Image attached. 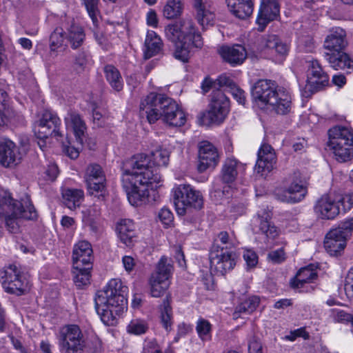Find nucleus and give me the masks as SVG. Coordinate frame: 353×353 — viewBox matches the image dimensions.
<instances>
[{"label": "nucleus", "mask_w": 353, "mask_h": 353, "mask_svg": "<svg viewBox=\"0 0 353 353\" xmlns=\"http://www.w3.org/2000/svg\"><path fill=\"white\" fill-rule=\"evenodd\" d=\"M140 112L150 123L161 119L170 126L181 127L186 122L185 114L176 101L163 94L150 93L141 101Z\"/></svg>", "instance_id": "nucleus-3"}, {"label": "nucleus", "mask_w": 353, "mask_h": 353, "mask_svg": "<svg viewBox=\"0 0 353 353\" xmlns=\"http://www.w3.org/2000/svg\"><path fill=\"white\" fill-rule=\"evenodd\" d=\"M103 72L111 88L117 92L121 91L123 87V80L119 70L110 64L104 67Z\"/></svg>", "instance_id": "nucleus-37"}, {"label": "nucleus", "mask_w": 353, "mask_h": 353, "mask_svg": "<svg viewBox=\"0 0 353 353\" xmlns=\"http://www.w3.org/2000/svg\"><path fill=\"white\" fill-rule=\"evenodd\" d=\"M89 61V54L86 51H81L75 57L74 65L78 72H82Z\"/></svg>", "instance_id": "nucleus-53"}, {"label": "nucleus", "mask_w": 353, "mask_h": 353, "mask_svg": "<svg viewBox=\"0 0 353 353\" xmlns=\"http://www.w3.org/2000/svg\"><path fill=\"white\" fill-rule=\"evenodd\" d=\"M85 37L83 28L78 25L72 24L68 30L67 39L74 49L82 45Z\"/></svg>", "instance_id": "nucleus-42"}, {"label": "nucleus", "mask_w": 353, "mask_h": 353, "mask_svg": "<svg viewBox=\"0 0 353 353\" xmlns=\"http://www.w3.org/2000/svg\"><path fill=\"white\" fill-rule=\"evenodd\" d=\"M209 106L219 109L223 112H229L230 101L222 90L217 89L212 93V99Z\"/></svg>", "instance_id": "nucleus-43"}, {"label": "nucleus", "mask_w": 353, "mask_h": 353, "mask_svg": "<svg viewBox=\"0 0 353 353\" xmlns=\"http://www.w3.org/2000/svg\"><path fill=\"white\" fill-rule=\"evenodd\" d=\"M230 92H231L233 97L237 101V102L243 105H245V96L244 91L239 88L236 85L233 87L230 90H229Z\"/></svg>", "instance_id": "nucleus-63"}, {"label": "nucleus", "mask_w": 353, "mask_h": 353, "mask_svg": "<svg viewBox=\"0 0 353 353\" xmlns=\"http://www.w3.org/2000/svg\"><path fill=\"white\" fill-rule=\"evenodd\" d=\"M50 49L52 51L56 50L63 45V31L61 28H57L51 34L50 37Z\"/></svg>", "instance_id": "nucleus-51"}, {"label": "nucleus", "mask_w": 353, "mask_h": 353, "mask_svg": "<svg viewBox=\"0 0 353 353\" xmlns=\"http://www.w3.org/2000/svg\"><path fill=\"white\" fill-rule=\"evenodd\" d=\"M344 290L347 296H353V267L349 270L345 278Z\"/></svg>", "instance_id": "nucleus-64"}, {"label": "nucleus", "mask_w": 353, "mask_h": 353, "mask_svg": "<svg viewBox=\"0 0 353 353\" xmlns=\"http://www.w3.org/2000/svg\"><path fill=\"white\" fill-rule=\"evenodd\" d=\"M67 128H70L75 137V142L81 145L86 137L87 126L81 115L73 110L68 111L65 117Z\"/></svg>", "instance_id": "nucleus-25"}, {"label": "nucleus", "mask_w": 353, "mask_h": 353, "mask_svg": "<svg viewBox=\"0 0 353 353\" xmlns=\"http://www.w3.org/2000/svg\"><path fill=\"white\" fill-rule=\"evenodd\" d=\"M10 98L6 90L0 88V130L10 123H14L19 117L10 105Z\"/></svg>", "instance_id": "nucleus-29"}, {"label": "nucleus", "mask_w": 353, "mask_h": 353, "mask_svg": "<svg viewBox=\"0 0 353 353\" xmlns=\"http://www.w3.org/2000/svg\"><path fill=\"white\" fill-rule=\"evenodd\" d=\"M265 53L272 55L276 61H282L288 55L290 48L276 35H269L263 39Z\"/></svg>", "instance_id": "nucleus-23"}, {"label": "nucleus", "mask_w": 353, "mask_h": 353, "mask_svg": "<svg viewBox=\"0 0 353 353\" xmlns=\"http://www.w3.org/2000/svg\"><path fill=\"white\" fill-rule=\"evenodd\" d=\"M228 112H223L219 109L209 106V110L203 115V123L205 125L220 124L225 119Z\"/></svg>", "instance_id": "nucleus-45"}, {"label": "nucleus", "mask_w": 353, "mask_h": 353, "mask_svg": "<svg viewBox=\"0 0 353 353\" xmlns=\"http://www.w3.org/2000/svg\"><path fill=\"white\" fill-rule=\"evenodd\" d=\"M92 248L87 241H81L76 243L72 252L73 265H92L93 256Z\"/></svg>", "instance_id": "nucleus-28"}, {"label": "nucleus", "mask_w": 353, "mask_h": 353, "mask_svg": "<svg viewBox=\"0 0 353 353\" xmlns=\"http://www.w3.org/2000/svg\"><path fill=\"white\" fill-rule=\"evenodd\" d=\"M0 282L4 290L21 295L29 290V282L15 265H10L0 271Z\"/></svg>", "instance_id": "nucleus-9"}, {"label": "nucleus", "mask_w": 353, "mask_h": 353, "mask_svg": "<svg viewBox=\"0 0 353 353\" xmlns=\"http://www.w3.org/2000/svg\"><path fill=\"white\" fill-rule=\"evenodd\" d=\"M343 207V210L347 212L353 208V192L346 194L338 200Z\"/></svg>", "instance_id": "nucleus-61"}, {"label": "nucleus", "mask_w": 353, "mask_h": 353, "mask_svg": "<svg viewBox=\"0 0 353 353\" xmlns=\"http://www.w3.org/2000/svg\"><path fill=\"white\" fill-rule=\"evenodd\" d=\"M92 268V265H79L77 267L76 265H73V279L78 288H82L90 283Z\"/></svg>", "instance_id": "nucleus-39"}, {"label": "nucleus", "mask_w": 353, "mask_h": 353, "mask_svg": "<svg viewBox=\"0 0 353 353\" xmlns=\"http://www.w3.org/2000/svg\"><path fill=\"white\" fill-rule=\"evenodd\" d=\"M278 0H262L256 22L265 27L270 21L276 19L279 14Z\"/></svg>", "instance_id": "nucleus-30"}, {"label": "nucleus", "mask_w": 353, "mask_h": 353, "mask_svg": "<svg viewBox=\"0 0 353 353\" xmlns=\"http://www.w3.org/2000/svg\"><path fill=\"white\" fill-rule=\"evenodd\" d=\"M252 96L256 101L271 105L279 114H286L291 110L290 93L283 88H277L270 80L258 81L252 88Z\"/></svg>", "instance_id": "nucleus-6"}, {"label": "nucleus", "mask_w": 353, "mask_h": 353, "mask_svg": "<svg viewBox=\"0 0 353 353\" xmlns=\"http://www.w3.org/2000/svg\"><path fill=\"white\" fill-rule=\"evenodd\" d=\"M23 154L14 143L6 137H0V163L6 166L18 164Z\"/></svg>", "instance_id": "nucleus-20"}, {"label": "nucleus", "mask_w": 353, "mask_h": 353, "mask_svg": "<svg viewBox=\"0 0 353 353\" xmlns=\"http://www.w3.org/2000/svg\"><path fill=\"white\" fill-rule=\"evenodd\" d=\"M228 112H223L219 109L209 106V110L203 115V123L205 125L220 124L225 119Z\"/></svg>", "instance_id": "nucleus-44"}, {"label": "nucleus", "mask_w": 353, "mask_h": 353, "mask_svg": "<svg viewBox=\"0 0 353 353\" xmlns=\"http://www.w3.org/2000/svg\"><path fill=\"white\" fill-rule=\"evenodd\" d=\"M239 162L234 158L227 159L222 166L221 178L225 183H232L237 176V167Z\"/></svg>", "instance_id": "nucleus-36"}, {"label": "nucleus", "mask_w": 353, "mask_h": 353, "mask_svg": "<svg viewBox=\"0 0 353 353\" xmlns=\"http://www.w3.org/2000/svg\"><path fill=\"white\" fill-rule=\"evenodd\" d=\"M170 296L167 294L163 300L162 305H160V318L162 326L167 330L172 329V310L170 304Z\"/></svg>", "instance_id": "nucleus-41"}, {"label": "nucleus", "mask_w": 353, "mask_h": 353, "mask_svg": "<svg viewBox=\"0 0 353 353\" xmlns=\"http://www.w3.org/2000/svg\"><path fill=\"white\" fill-rule=\"evenodd\" d=\"M272 212L268 208H261L254 217L253 224L266 237L274 239L279 236V230L271 221Z\"/></svg>", "instance_id": "nucleus-21"}, {"label": "nucleus", "mask_w": 353, "mask_h": 353, "mask_svg": "<svg viewBox=\"0 0 353 353\" xmlns=\"http://www.w3.org/2000/svg\"><path fill=\"white\" fill-rule=\"evenodd\" d=\"M218 161L219 154L216 148L209 141L200 142L199 145L198 171L201 173L208 169L214 168L218 163Z\"/></svg>", "instance_id": "nucleus-18"}, {"label": "nucleus", "mask_w": 353, "mask_h": 353, "mask_svg": "<svg viewBox=\"0 0 353 353\" xmlns=\"http://www.w3.org/2000/svg\"><path fill=\"white\" fill-rule=\"evenodd\" d=\"M128 287L117 279H111L94 299L95 309L102 322L108 326L117 323V316L127 308Z\"/></svg>", "instance_id": "nucleus-2"}, {"label": "nucleus", "mask_w": 353, "mask_h": 353, "mask_svg": "<svg viewBox=\"0 0 353 353\" xmlns=\"http://www.w3.org/2000/svg\"><path fill=\"white\" fill-rule=\"evenodd\" d=\"M183 9L181 0H168L163 10V16L168 19L177 18L182 14Z\"/></svg>", "instance_id": "nucleus-46"}, {"label": "nucleus", "mask_w": 353, "mask_h": 353, "mask_svg": "<svg viewBox=\"0 0 353 353\" xmlns=\"http://www.w3.org/2000/svg\"><path fill=\"white\" fill-rule=\"evenodd\" d=\"M282 200L289 203L301 201L307 193V186L300 172L296 171L286 179Z\"/></svg>", "instance_id": "nucleus-15"}, {"label": "nucleus", "mask_w": 353, "mask_h": 353, "mask_svg": "<svg viewBox=\"0 0 353 353\" xmlns=\"http://www.w3.org/2000/svg\"><path fill=\"white\" fill-rule=\"evenodd\" d=\"M168 40L174 44V57L183 62H188L193 48H201L203 40L196 31L194 22L190 18H184L165 28Z\"/></svg>", "instance_id": "nucleus-4"}, {"label": "nucleus", "mask_w": 353, "mask_h": 353, "mask_svg": "<svg viewBox=\"0 0 353 353\" xmlns=\"http://www.w3.org/2000/svg\"><path fill=\"white\" fill-rule=\"evenodd\" d=\"M318 275L316 269L310 265L302 268L297 272L296 276L291 280L290 285L292 288H301L305 283H312L316 279Z\"/></svg>", "instance_id": "nucleus-32"}, {"label": "nucleus", "mask_w": 353, "mask_h": 353, "mask_svg": "<svg viewBox=\"0 0 353 353\" xmlns=\"http://www.w3.org/2000/svg\"><path fill=\"white\" fill-rule=\"evenodd\" d=\"M59 346L64 353H82L85 341L83 334L77 325H68L63 327L60 334Z\"/></svg>", "instance_id": "nucleus-12"}, {"label": "nucleus", "mask_w": 353, "mask_h": 353, "mask_svg": "<svg viewBox=\"0 0 353 353\" xmlns=\"http://www.w3.org/2000/svg\"><path fill=\"white\" fill-rule=\"evenodd\" d=\"M121 181L128 199L133 206L145 203L148 196V186L159 184L161 176L150 165L149 159L137 154L123 161Z\"/></svg>", "instance_id": "nucleus-1"}, {"label": "nucleus", "mask_w": 353, "mask_h": 353, "mask_svg": "<svg viewBox=\"0 0 353 353\" xmlns=\"http://www.w3.org/2000/svg\"><path fill=\"white\" fill-rule=\"evenodd\" d=\"M219 52L222 59L232 66L242 64L247 57L245 48L239 44L223 46L219 50Z\"/></svg>", "instance_id": "nucleus-26"}, {"label": "nucleus", "mask_w": 353, "mask_h": 353, "mask_svg": "<svg viewBox=\"0 0 353 353\" xmlns=\"http://www.w3.org/2000/svg\"><path fill=\"white\" fill-rule=\"evenodd\" d=\"M236 259L235 250H230L228 248H221L217 243L212 245L209 254L211 269H214L221 275L234 269Z\"/></svg>", "instance_id": "nucleus-10"}, {"label": "nucleus", "mask_w": 353, "mask_h": 353, "mask_svg": "<svg viewBox=\"0 0 353 353\" xmlns=\"http://www.w3.org/2000/svg\"><path fill=\"white\" fill-rule=\"evenodd\" d=\"M243 257L247 266L250 268L255 267L258 263V256L253 250H245L243 252Z\"/></svg>", "instance_id": "nucleus-55"}, {"label": "nucleus", "mask_w": 353, "mask_h": 353, "mask_svg": "<svg viewBox=\"0 0 353 353\" xmlns=\"http://www.w3.org/2000/svg\"><path fill=\"white\" fill-rule=\"evenodd\" d=\"M328 149L339 162L353 158V130L344 126H335L328 131Z\"/></svg>", "instance_id": "nucleus-7"}, {"label": "nucleus", "mask_w": 353, "mask_h": 353, "mask_svg": "<svg viewBox=\"0 0 353 353\" xmlns=\"http://www.w3.org/2000/svg\"><path fill=\"white\" fill-rule=\"evenodd\" d=\"M83 192L79 189H65L63 191V203L70 210L79 207L83 198Z\"/></svg>", "instance_id": "nucleus-38"}, {"label": "nucleus", "mask_w": 353, "mask_h": 353, "mask_svg": "<svg viewBox=\"0 0 353 353\" xmlns=\"http://www.w3.org/2000/svg\"><path fill=\"white\" fill-rule=\"evenodd\" d=\"M120 240L127 246H130L134 237V224L130 219H122L117 225Z\"/></svg>", "instance_id": "nucleus-35"}, {"label": "nucleus", "mask_w": 353, "mask_h": 353, "mask_svg": "<svg viewBox=\"0 0 353 353\" xmlns=\"http://www.w3.org/2000/svg\"><path fill=\"white\" fill-rule=\"evenodd\" d=\"M330 316L335 323H348L351 314L342 310L331 309L330 310Z\"/></svg>", "instance_id": "nucleus-52"}, {"label": "nucleus", "mask_w": 353, "mask_h": 353, "mask_svg": "<svg viewBox=\"0 0 353 353\" xmlns=\"http://www.w3.org/2000/svg\"><path fill=\"white\" fill-rule=\"evenodd\" d=\"M347 238L337 228L331 230L325 236L324 247L331 256H338L346 246Z\"/></svg>", "instance_id": "nucleus-24"}, {"label": "nucleus", "mask_w": 353, "mask_h": 353, "mask_svg": "<svg viewBox=\"0 0 353 353\" xmlns=\"http://www.w3.org/2000/svg\"><path fill=\"white\" fill-rule=\"evenodd\" d=\"M82 146L83 144L80 145L77 142L76 145H72L70 142H68V145H64V151L70 159H76L79 155Z\"/></svg>", "instance_id": "nucleus-54"}, {"label": "nucleus", "mask_w": 353, "mask_h": 353, "mask_svg": "<svg viewBox=\"0 0 353 353\" xmlns=\"http://www.w3.org/2000/svg\"><path fill=\"white\" fill-rule=\"evenodd\" d=\"M159 218L165 225H170L173 221V214L167 208H163L159 212Z\"/></svg>", "instance_id": "nucleus-59"}, {"label": "nucleus", "mask_w": 353, "mask_h": 353, "mask_svg": "<svg viewBox=\"0 0 353 353\" xmlns=\"http://www.w3.org/2000/svg\"><path fill=\"white\" fill-rule=\"evenodd\" d=\"M276 161V154L272 147L268 143H263L257 153L255 171L261 176H265L273 170Z\"/></svg>", "instance_id": "nucleus-19"}, {"label": "nucleus", "mask_w": 353, "mask_h": 353, "mask_svg": "<svg viewBox=\"0 0 353 353\" xmlns=\"http://www.w3.org/2000/svg\"><path fill=\"white\" fill-rule=\"evenodd\" d=\"M145 155V154H143ZM152 161L151 160V157L146 155L145 156L149 159L150 162V165L152 168H156L157 172L159 174V167L160 166H167L170 159V152L165 149L159 147L156 150L152 152L151 153Z\"/></svg>", "instance_id": "nucleus-40"}, {"label": "nucleus", "mask_w": 353, "mask_h": 353, "mask_svg": "<svg viewBox=\"0 0 353 353\" xmlns=\"http://www.w3.org/2000/svg\"><path fill=\"white\" fill-rule=\"evenodd\" d=\"M85 178L88 192L98 198H103L106 193V177L101 166L97 163L89 165Z\"/></svg>", "instance_id": "nucleus-14"}, {"label": "nucleus", "mask_w": 353, "mask_h": 353, "mask_svg": "<svg viewBox=\"0 0 353 353\" xmlns=\"http://www.w3.org/2000/svg\"><path fill=\"white\" fill-rule=\"evenodd\" d=\"M85 6L86 10L91 18L94 26L98 23L99 15V0H81Z\"/></svg>", "instance_id": "nucleus-50"}, {"label": "nucleus", "mask_w": 353, "mask_h": 353, "mask_svg": "<svg viewBox=\"0 0 353 353\" xmlns=\"http://www.w3.org/2000/svg\"><path fill=\"white\" fill-rule=\"evenodd\" d=\"M61 120L57 114L50 110H45L36 123L34 132L39 139H45L49 137H58L61 134L59 131Z\"/></svg>", "instance_id": "nucleus-13"}, {"label": "nucleus", "mask_w": 353, "mask_h": 353, "mask_svg": "<svg viewBox=\"0 0 353 353\" xmlns=\"http://www.w3.org/2000/svg\"><path fill=\"white\" fill-rule=\"evenodd\" d=\"M216 83L221 88L225 87L228 91L236 85L233 80L225 74L220 75L216 80Z\"/></svg>", "instance_id": "nucleus-60"}, {"label": "nucleus", "mask_w": 353, "mask_h": 353, "mask_svg": "<svg viewBox=\"0 0 353 353\" xmlns=\"http://www.w3.org/2000/svg\"><path fill=\"white\" fill-rule=\"evenodd\" d=\"M214 243L219 244L221 248H228L230 250H235L239 243L233 234L230 236L227 232H221Z\"/></svg>", "instance_id": "nucleus-47"}, {"label": "nucleus", "mask_w": 353, "mask_h": 353, "mask_svg": "<svg viewBox=\"0 0 353 353\" xmlns=\"http://www.w3.org/2000/svg\"><path fill=\"white\" fill-rule=\"evenodd\" d=\"M325 58L334 70H345L353 68V61L343 50L325 52Z\"/></svg>", "instance_id": "nucleus-31"}, {"label": "nucleus", "mask_w": 353, "mask_h": 353, "mask_svg": "<svg viewBox=\"0 0 353 353\" xmlns=\"http://www.w3.org/2000/svg\"><path fill=\"white\" fill-rule=\"evenodd\" d=\"M249 353H263L261 341L256 336H252L248 343Z\"/></svg>", "instance_id": "nucleus-62"}, {"label": "nucleus", "mask_w": 353, "mask_h": 353, "mask_svg": "<svg viewBox=\"0 0 353 353\" xmlns=\"http://www.w3.org/2000/svg\"><path fill=\"white\" fill-rule=\"evenodd\" d=\"M307 63H308V77L305 88L312 92L320 90L328 84V75L323 70L317 60L309 59Z\"/></svg>", "instance_id": "nucleus-16"}, {"label": "nucleus", "mask_w": 353, "mask_h": 353, "mask_svg": "<svg viewBox=\"0 0 353 353\" xmlns=\"http://www.w3.org/2000/svg\"><path fill=\"white\" fill-rule=\"evenodd\" d=\"M172 270L171 261L165 256L161 258L158 263L157 272L150 280V293L153 297H161L168 290L170 285V277Z\"/></svg>", "instance_id": "nucleus-11"}, {"label": "nucleus", "mask_w": 353, "mask_h": 353, "mask_svg": "<svg viewBox=\"0 0 353 353\" xmlns=\"http://www.w3.org/2000/svg\"><path fill=\"white\" fill-rule=\"evenodd\" d=\"M196 330L202 341H209L211 339L212 325L204 319H199L196 322Z\"/></svg>", "instance_id": "nucleus-48"}, {"label": "nucleus", "mask_w": 353, "mask_h": 353, "mask_svg": "<svg viewBox=\"0 0 353 353\" xmlns=\"http://www.w3.org/2000/svg\"><path fill=\"white\" fill-rule=\"evenodd\" d=\"M259 298L256 296H251L248 299L245 300L241 303L245 306L247 314H251L253 312L259 304Z\"/></svg>", "instance_id": "nucleus-57"}, {"label": "nucleus", "mask_w": 353, "mask_h": 353, "mask_svg": "<svg viewBox=\"0 0 353 353\" xmlns=\"http://www.w3.org/2000/svg\"><path fill=\"white\" fill-rule=\"evenodd\" d=\"M193 6L196 19L203 29L214 24L215 10L210 0H194Z\"/></svg>", "instance_id": "nucleus-22"}, {"label": "nucleus", "mask_w": 353, "mask_h": 353, "mask_svg": "<svg viewBox=\"0 0 353 353\" xmlns=\"http://www.w3.org/2000/svg\"><path fill=\"white\" fill-rule=\"evenodd\" d=\"M28 203L26 210L19 201L12 198L10 192L0 194V233L3 224L10 232L15 234L19 232L23 219H37L34 207L29 201Z\"/></svg>", "instance_id": "nucleus-5"}, {"label": "nucleus", "mask_w": 353, "mask_h": 353, "mask_svg": "<svg viewBox=\"0 0 353 353\" xmlns=\"http://www.w3.org/2000/svg\"><path fill=\"white\" fill-rule=\"evenodd\" d=\"M268 258L274 263H281L285 259V254L283 248L271 251L268 254Z\"/></svg>", "instance_id": "nucleus-58"}, {"label": "nucleus", "mask_w": 353, "mask_h": 353, "mask_svg": "<svg viewBox=\"0 0 353 353\" xmlns=\"http://www.w3.org/2000/svg\"><path fill=\"white\" fill-rule=\"evenodd\" d=\"M145 47V58L150 59L162 50L163 42L160 37L154 31L149 30L146 34Z\"/></svg>", "instance_id": "nucleus-33"}, {"label": "nucleus", "mask_w": 353, "mask_h": 353, "mask_svg": "<svg viewBox=\"0 0 353 353\" xmlns=\"http://www.w3.org/2000/svg\"><path fill=\"white\" fill-rule=\"evenodd\" d=\"M230 12L236 18L246 19L254 10L252 0H236L228 7Z\"/></svg>", "instance_id": "nucleus-34"}, {"label": "nucleus", "mask_w": 353, "mask_h": 353, "mask_svg": "<svg viewBox=\"0 0 353 353\" xmlns=\"http://www.w3.org/2000/svg\"><path fill=\"white\" fill-rule=\"evenodd\" d=\"M337 228L348 239L353 232V217L341 222Z\"/></svg>", "instance_id": "nucleus-56"}, {"label": "nucleus", "mask_w": 353, "mask_h": 353, "mask_svg": "<svg viewBox=\"0 0 353 353\" xmlns=\"http://www.w3.org/2000/svg\"><path fill=\"white\" fill-rule=\"evenodd\" d=\"M314 209L320 219L332 220L340 213L339 201L332 195L324 194L316 201Z\"/></svg>", "instance_id": "nucleus-17"}, {"label": "nucleus", "mask_w": 353, "mask_h": 353, "mask_svg": "<svg viewBox=\"0 0 353 353\" xmlns=\"http://www.w3.org/2000/svg\"><path fill=\"white\" fill-rule=\"evenodd\" d=\"M148 329L147 323L141 319L132 320L127 326L128 333L134 335H141L145 334Z\"/></svg>", "instance_id": "nucleus-49"}, {"label": "nucleus", "mask_w": 353, "mask_h": 353, "mask_svg": "<svg viewBox=\"0 0 353 353\" xmlns=\"http://www.w3.org/2000/svg\"><path fill=\"white\" fill-rule=\"evenodd\" d=\"M173 201L176 213L185 215L191 209L201 210L203 206L201 193L190 185L180 184L172 189Z\"/></svg>", "instance_id": "nucleus-8"}, {"label": "nucleus", "mask_w": 353, "mask_h": 353, "mask_svg": "<svg viewBox=\"0 0 353 353\" xmlns=\"http://www.w3.org/2000/svg\"><path fill=\"white\" fill-rule=\"evenodd\" d=\"M347 45L345 31L339 27L332 28L325 39L323 47L329 52L343 50Z\"/></svg>", "instance_id": "nucleus-27"}]
</instances>
